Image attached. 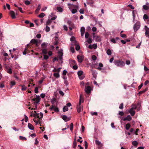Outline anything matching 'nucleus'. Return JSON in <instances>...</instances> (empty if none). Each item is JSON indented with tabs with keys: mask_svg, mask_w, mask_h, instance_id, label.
Listing matches in <instances>:
<instances>
[{
	"mask_svg": "<svg viewBox=\"0 0 149 149\" xmlns=\"http://www.w3.org/2000/svg\"><path fill=\"white\" fill-rule=\"evenodd\" d=\"M129 112L130 113L132 116H134L135 114V111L134 110L130 109L129 111Z\"/></svg>",
	"mask_w": 149,
	"mask_h": 149,
	"instance_id": "17",
	"label": "nucleus"
},
{
	"mask_svg": "<svg viewBox=\"0 0 149 149\" xmlns=\"http://www.w3.org/2000/svg\"><path fill=\"white\" fill-rule=\"evenodd\" d=\"M91 115L92 116H93V115L97 116V112H91Z\"/></svg>",
	"mask_w": 149,
	"mask_h": 149,
	"instance_id": "38",
	"label": "nucleus"
},
{
	"mask_svg": "<svg viewBox=\"0 0 149 149\" xmlns=\"http://www.w3.org/2000/svg\"><path fill=\"white\" fill-rule=\"evenodd\" d=\"M73 124L72 123H71V124L70 125V126L69 127V128H70V130H72L73 129Z\"/></svg>",
	"mask_w": 149,
	"mask_h": 149,
	"instance_id": "37",
	"label": "nucleus"
},
{
	"mask_svg": "<svg viewBox=\"0 0 149 149\" xmlns=\"http://www.w3.org/2000/svg\"><path fill=\"white\" fill-rule=\"evenodd\" d=\"M57 16L55 15H54V17H52L51 19L52 20H55L57 18Z\"/></svg>",
	"mask_w": 149,
	"mask_h": 149,
	"instance_id": "51",
	"label": "nucleus"
},
{
	"mask_svg": "<svg viewBox=\"0 0 149 149\" xmlns=\"http://www.w3.org/2000/svg\"><path fill=\"white\" fill-rule=\"evenodd\" d=\"M132 16H133V20L132 21L134 22L135 21V11L133 10L132 12Z\"/></svg>",
	"mask_w": 149,
	"mask_h": 149,
	"instance_id": "19",
	"label": "nucleus"
},
{
	"mask_svg": "<svg viewBox=\"0 0 149 149\" xmlns=\"http://www.w3.org/2000/svg\"><path fill=\"white\" fill-rule=\"evenodd\" d=\"M75 49L77 51H78L80 49V47L79 45H76L75 47Z\"/></svg>",
	"mask_w": 149,
	"mask_h": 149,
	"instance_id": "42",
	"label": "nucleus"
},
{
	"mask_svg": "<svg viewBox=\"0 0 149 149\" xmlns=\"http://www.w3.org/2000/svg\"><path fill=\"white\" fill-rule=\"evenodd\" d=\"M47 46V44L43 42L41 44V47L42 49H46V48Z\"/></svg>",
	"mask_w": 149,
	"mask_h": 149,
	"instance_id": "20",
	"label": "nucleus"
},
{
	"mask_svg": "<svg viewBox=\"0 0 149 149\" xmlns=\"http://www.w3.org/2000/svg\"><path fill=\"white\" fill-rule=\"evenodd\" d=\"M132 120V117L130 115H128L127 117H125L123 119V121H130Z\"/></svg>",
	"mask_w": 149,
	"mask_h": 149,
	"instance_id": "12",
	"label": "nucleus"
},
{
	"mask_svg": "<svg viewBox=\"0 0 149 149\" xmlns=\"http://www.w3.org/2000/svg\"><path fill=\"white\" fill-rule=\"evenodd\" d=\"M41 8V6L40 4H39L38 7L35 10V12L36 13H38L39 10H40Z\"/></svg>",
	"mask_w": 149,
	"mask_h": 149,
	"instance_id": "23",
	"label": "nucleus"
},
{
	"mask_svg": "<svg viewBox=\"0 0 149 149\" xmlns=\"http://www.w3.org/2000/svg\"><path fill=\"white\" fill-rule=\"evenodd\" d=\"M56 100V99L55 98H53L51 100V102L52 103H53Z\"/></svg>",
	"mask_w": 149,
	"mask_h": 149,
	"instance_id": "56",
	"label": "nucleus"
},
{
	"mask_svg": "<svg viewBox=\"0 0 149 149\" xmlns=\"http://www.w3.org/2000/svg\"><path fill=\"white\" fill-rule=\"evenodd\" d=\"M78 61L79 63H81L82 61L83 57L82 56L78 55L77 56Z\"/></svg>",
	"mask_w": 149,
	"mask_h": 149,
	"instance_id": "16",
	"label": "nucleus"
},
{
	"mask_svg": "<svg viewBox=\"0 0 149 149\" xmlns=\"http://www.w3.org/2000/svg\"><path fill=\"white\" fill-rule=\"evenodd\" d=\"M89 33L88 32H86L85 34V38H88L89 37Z\"/></svg>",
	"mask_w": 149,
	"mask_h": 149,
	"instance_id": "50",
	"label": "nucleus"
},
{
	"mask_svg": "<svg viewBox=\"0 0 149 149\" xmlns=\"http://www.w3.org/2000/svg\"><path fill=\"white\" fill-rule=\"evenodd\" d=\"M143 10H147L149 9V3L146 2L145 5H144L143 7Z\"/></svg>",
	"mask_w": 149,
	"mask_h": 149,
	"instance_id": "8",
	"label": "nucleus"
},
{
	"mask_svg": "<svg viewBox=\"0 0 149 149\" xmlns=\"http://www.w3.org/2000/svg\"><path fill=\"white\" fill-rule=\"evenodd\" d=\"M91 72H92V74L93 75V76H94V75L96 74V72L95 70H91Z\"/></svg>",
	"mask_w": 149,
	"mask_h": 149,
	"instance_id": "43",
	"label": "nucleus"
},
{
	"mask_svg": "<svg viewBox=\"0 0 149 149\" xmlns=\"http://www.w3.org/2000/svg\"><path fill=\"white\" fill-rule=\"evenodd\" d=\"M144 70L146 72H147L149 71V69L146 66H144Z\"/></svg>",
	"mask_w": 149,
	"mask_h": 149,
	"instance_id": "48",
	"label": "nucleus"
},
{
	"mask_svg": "<svg viewBox=\"0 0 149 149\" xmlns=\"http://www.w3.org/2000/svg\"><path fill=\"white\" fill-rule=\"evenodd\" d=\"M44 58L45 60H47L49 58V56L47 55H45L44 56Z\"/></svg>",
	"mask_w": 149,
	"mask_h": 149,
	"instance_id": "64",
	"label": "nucleus"
},
{
	"mask_svg": "<svg viewBox=\"0 0 149 149\" xmlns=\"http://www.w3.org/2000/svg\"><path fill=\"white\" fill-rule=\"evenodd\" d=\"M58 55L57 57V58H54V61L58 60V59H59L60 60H62V56H63V53L62 52V51H60L58 52Z\"/></svg>",
	"mask_w": 149,
	"mask_h": 149,
	"instance_id": "4",
	"label": "nucleus"
},
{
	"mask_svg": "<svg viewBox=\"0 0 149 149\" xmlns=\"http://www.w3.org/2000/svg\"><path fill=\"white\" fill-rule=\"evenodd\" d=\"M84 146L85 149H87L88 148V143L86 141H84Z\"/></svg>",
	"mask_w": 149,
	"mask_h": 149,
	"instance_id": "39",
	"label": "nucleus"
},
{
	"mask_svg": "<svg viewBox=\"0 0 149 149\" xmlns=\"http://www.w3.org/2000/svg\"><path fill=\"white\" fill-rule=\"evenodd\" d=\"M28 127L31 130H33L34 129L33 127V125L29 123L28 124Z\"/></svg>",
	"mask_w": 149,
	"mask_h": 149,
	"instance_id": "21",
	"label": "nucleus"
},
{
	"mask_svg": "<svg viewBox=\"0 0 149 149\" xmlns=\"http://www.w3.org/2000/svg\"><path fill=\"white\" fill-rule=\"evenodd\" d=\"M103 67V64L101 63H99L98 66L96 68V69L99 70H102V68Z\"/></svg>",
	"mask_w": 149,
	"mask_h": 149,
	"instance_id": "13",
	"label": "nucleus"
},
{
	"mask_svg": "<svg viewBox=\"0 0 149 149\" xmlns=\"http://www.w3.org/2000/svg\"><path fill=\"white\" fill-rule=\"evenodd\" d=\"M19 139L22 140H25L26 141L27 140V139L25 137L20 136L19 137Z\"/></svg>",
	"mask_w": 149,
	"mask_h": 149,
	"instance_id": "32",
	"label": "nucleus"
},
{
	"mask_svg": "<svg viewBox=\"0 0 149 149\" xmlns=\"http://www.w3.org/2000/svg\"><path fill=\"white\" fill-rule=\"evenodd\" d=\"M42 52L44 54H46L47 53V51L46 49H42Z\"/></svg>",
	"mask_w": 149,
	"mask_h": 149,
	"instance_id": "36",
	"label": "nucleus"
},
{
	"mask_svg": "<svg viewBox=\"0 0 149 149\" xmlns=\"http://www.w3.org/2000/svg\"><path fill=\"white\" fill-rule=\"evenodd\" d=\"M34 113H31V116H33L35 117L33 119V120L34 122L36 123V124H37L38 123H39L40 119H42L43 117V114L42 113L40 112V117L39 116V115L36 112V111H34Z\"/></svg>",
	"mask_w": 149,
	"mask_h": 149,
	"instance_id": "1",
	"label": "nucleus"
},
{
	"mask_svg": "<svg viewBox=\"0 0 149 149\" xmlns=\"http://www.w3.org/2000/svg\"><path fill=\"white\" fill-rule=\"evenodd\" d=\"M63 119L65 121H68L70 120V118H69L68 117L65 115H63L62 117Z\"/></svg>",
	"mask_w": 149,
	"mask_h": 149,
	"instance_id": "14",
	"label": "nucleus"
},
{
	"mask_svg": "<svg viewBox=\"0 0 149 149\" xmlns=\"http://www.w3.org/2000/svg\"><path fill=\"white\" fill-rule=\"evenodd\" d=\"M113 63L115 65L118 67H123L125 65V62L122 61L115 60L113 62Z\"/></svg>",
	"mask_w": 149,
	"mask_h": 149,
	"instance_id": "3",
	"label": "nucleus"
},
{
	"mask_svg": "<svg viewBox=\"0 0 149 149\" xmlns=\"http://www.w3.org/2000/svg\"><path fill=\"white\" fill-rule=\"evenodd\" d=\"M30 42L33 44H35L37 46H38V40L36 39H32L30 41Z\"/></svg>",
	"mask_w": 149,
	"mask_h": 149,
	"instance_id": "10",
	"label": "nucleus"
},
{
	"mask_svg": "<svg viewBox=\"0 0 149 149\" xmlns=\"http://www.w3.org/2000/svg\"><path fill=\"white\" fill-rule=\"evenodd\" d=\"M11 83V86L12 87L13 86H14L15 84V82L14 81H11L10 82Z\"/></svg>",
	"mask_w": 149,
	"mask_h": 149,
	"instance_id": "54",
	"label": "nucleus"
},
{
	"mask_svg": "<svg viewBox=\"0 0 149 149\" xmlns=\"http://www.w3.org/2000/svg\"><path fill=\"white\" fill-rule=\"evenodd\" d=\"M140 23L139 22H137L133 26V29L134 31L136 32L139 30L140 27Z\"/></svg>",
	"mask_w": 149,
	"mask_h": 149,
	"instance_id": "5",
	"label": "nucleus"
},
{
	"mask_svg": "<svg viewBox=\"0 0 149 149\" xmlns=\"http://www.w3.org/2000/svg\"><path fill=\"white\" fill-rule=\"evenodd\" d=\"M132 144L135 146H136L138 144V143L136 141H134L132 142Z\"/></svg>",
	"mask_w": 149,
	"mask_h": 149,
	"instance_id": "29",
	"label": "nucleus"
},
{
	"mask_svg": "<svg viewBox=\"0 0 149 149\" xmlns=\"http://www.w3.org/2000/svg\"><path fill=\"white\" fill-rule=\"evenodd\" d=\"M53 75L56 78H58L59 77V74L58 73H55Z\"/></svg>",
	"mask_w": 149,
	"mask_h": 149,
	"instance_id": "31",
	"label": "nucleus"
},
{
	"mask_svg": "<svg viewBox=\"0 0 149 149\" xmlns=\"http://www.w3.org/2000/svg\"><path fill=\"white\" fill-rule=\"evenodd\" d=\"M24 3L26 5H28L30 3V2L28 0H26L24 1Z\"/></svg>",
	"mask_w": 149,
	"mask_h": 149,
	"instance_id": "46",
	"label": "nucleus"
},
{
	"mask_svg": "<svg viewBox=\"0 0 149 149\" xmlns=\"http://www.w3.org/2000/svg\"><path fill=\"white\" fill-rule=\"evenodd\" d=\"M95 142L96 144L98 146L99 149H100V148L103 146L101 143L97 140H95Z\"/></svg>",
	"mask_w": 149,
	"mask_h": 149,
	"instance_id": "9",
	"label": "nucleus"
},
{
	"mask_svg": "<svg viewBox=\"0 0 149 149\" xmlns=\"http://www.w3.org/2000/svg\"><path fill=\"white\" fill-rule=\"evenodd\" d=\"M79 79L81 80H82L84 79V74L81 75L80 76H78Z\"/></svg>",
	"mask_w": 149,
	"mask_h": 149,
	"instance_id": "44",
	"label": "nucleus"
},
{
	"mask_svg": "<svg viewBox=\"0 0 149 149\" xmlns=\"http://www.w3.org/2000/svg\"><path fill=\"white\" fill-rule=\"evenodd\" d=\"M97 30V28L95 27H93L92 28V31L93 32H95Z\"/></svg>",
	"mask_w": 149,
	"mask_h": 149,
	"instance_id": "60",
	"label": "nucleus"
},
{
	"mask_svg": "<svg viewBox=\"0 0 149 149\" xmlns=\"http://www.w3.org/2000/svg\"><path fill=\"white\" fill-rule=\"evenodd\" d=\"M10 14L12 18L14 19L16 17L15 15V13L14 11H10Z\"/></svg>",
	"mask_w": 149,
	"mask_h": 149,
	"instance_id": "15",
	"label": "nucleus"
},
{
	"mask_svg": "<svg viewBox=\"0 0 149 149\" xmlns=\"http://www.w3.org/2000/svg\"><path fill=\"white\" fill-rule=\"evenodd\" d=\"M84 102V100L83 99H81V95H80V96L79 101V105L77 106V112L79 113L80 112L83 110V107L81 105V102Z\"/></svg>",
	"mask_w": 149,
	"mask_h": 149,
	"instance_id": "2",
	"label": "nucleus"
},
{
	"mask_svg": "<svg viewBox=\"0 0 149 149\" xmlns=\"http://www.w3.org/2000/svg\"><path fill=\"white\" fill-rule=\"evenodd\" d=\"M30 136L33 138H34L36 136V135L35 133H33L30 134Z\"/></svg>",
	"mask_w": 149,
	"mask_h": 149,
	"instance_id": "63",
	"label": "nucleus"
},
{
	"mask_svg": "<svg viewBox=\"0 0 149 149\" xmlns=\"http://www.w3.org/2000/svg\"><path fill=\"white\" fill-rule=\"evenodd\" d=\"M70 50L71 52L73 53L74 52V48L72 47H70Z\"/></svg>",
	"mask_w": 149,
	"mask_h": 149,
	"instance_id": "53",
	"label": "nucleus"
},
{
	"mask_svg": "<svg viewBox=\"0 0 149 149\" xmlns=\"http://www.w3.org/2000/svg\"><path fill=\"white\" fill-rule=\"evenodd\" d=\"M87 42L89 44L91 43L92 42V40H91V38L88 39V40H87Z\"/></svg>",
	"mask_w": 149,
	"mask_h": 149,
	"instance_id": "61",
	"label": "nucleus"
},
{
	"mask_svg": "<svg viewBox=\"0 0 149 149\" xmlns=\"http://www.w3.org/2000/svg\"><path fill=\"white\" fill-rule=\"evenodd\" d=\"M144 29L145 31V36L149 38V28L148 27L146 26H145Z\"/></svg>",
	"mask_w": 149,
	"mask_h": 149,
	"instance_id": "7",
	"label": "nucleus"
},
{
	"mask_svg": "<svg viewBox=\"0 0 149 149\" xmlns=\"http://www.w3.org/2000/svg\"><path fill=\"white\" fill-rule=\"evenodd\" d=\"M149 17L146 14H144L143 17V18L144 19H148Z\"/></svg>",
	"mask_w": 149,
	"mask_h": 149,
	"instance_id": "27",
	"label": "nucleus"
},
{
	"mask_svg": "<svg viewBox=\"0 0 149 149\" xmlns=\"http://www.w3.org/2000/svg\"><path fill=\"white\" fill-rule=\"evenodd\" d=\"M71 11L72 14H74L77 12V10L75 9H73L71 10Z\"/></svg>",
	"mask_w": 149,
	"mask_h": 149,
	"instance_id": "40",
	"label": "nucleus"
},
{
	"mask_svg": "<svg viewBox=\"0 0 149 149\" xmlns=\"http://www.w3.org/2000/svg\"><path fill=\"white\" fill-rule=\"evenodd\" d=\"M6 71L9 74H11L12 73V70L11 68L7 69L6 70Z\"/></svg>",
	"mask_w": 149,
	"mask_h": 149,
	"instance_id": "26",
	"label": "nucleus"
},
{
	"mask_svg": "<svg viewBox=\"0 0 149 149\" xmlns=\"http://www.w3.org/2000/svg\"><path fill=\"white\" fill-rule=\"evenodd\" d=\"M68 110V108L66 106L64 107L63 108V111L64 112H65Z\"/></svg>",
	"mask_w": 149,
	"mask_h": 149,
	"instance_id": "33",
	"label": "nucleus"
},
{
	"mask_svg": "<svg viewBox=\"0 0 149 149\" xmlns=\"http://www.w3.org/2000/svg\"><path fill=\"white\" fill-rule=\"evenodd\" d=\"M36 37L38 38H40L41 37V35L40 33L37 34L36 36Z\"/></svg>",
	"mask_w": 149,
	"mask_h": 149,
	"instance_id": "58",
	"label": "nucleus"
},
{
	"mask_svg": "<svg viewBox=\"0 0 149 149\" xmlns=\"http://www.w3.org/2000/svg\"><path fill=\"white\" fill-rule=\"evenodd\" d=\"M56 9L59 12H61L63 11V9L60 7H57Z\"/></svg>",
	"mask_w": 149,
	"mask_h": 149,
	"instance_id": "25",
	"label": "nucleus"
},
{
	"mask_svg": "<svg viewBox=\"0 0 149 149\" xmlns=\"http://www.w3.org/2000/svg\"><path fill=\"white\" fill-rule=\"evenodd\" d=\"M40 98L39 95H36V97L33 99H32V101H34V103L37 104L40 101Z\"/></svg>",
	"mask_w": 149,
	"mask_h": 149,
	"instance_id": "6",
	"label": "nucleus"
},
{
	"mask_svg": "<svg viewBox=\"0 0 149 149\" xmlns=\"http://www.w3.org/2000/svg\"><path fill=\"white\" fill-rule=\"evenodd\" d=\"M45 94L44 93H41L40 94V97L42 98H43L45 97Z\"/></svg>",
	"mask_w": 149,
	"mask_h": 149,
	"instance_id": "62",
	"label": "nucleus"
},
{
	"mask_svg": "<svg viewBox=\"0 0 149 149\" xmlns=\"http://www.w3.org/2000/svg\"><path fill=\"white\" fill-rule=\"evenodd\" d=\"M52 22V20L50 19H48L47 22H46V24L47 25H50L51 23Z\"/></svg>",
	"mask_w": 149,
	"mask_h": 149,
	"instance_id": "35",
	"label": "nucleus"
},
{
	"mask_svg": "<svg viewBox=\"0 0 149 149\" xmlns=\"http://www.w3.org/2000/svg\"><path fill=\"white\" fill-rule=\"evenodd\" d=\"M130 127V124H127L125 126V128L127 130H128L129 129Z\"/></svg>",
	"mask_w": 149,
	"mask_h": 149,
	"instance_id": "30",
	"label": "nucleus"
},
{
	"mask_svg": "<svg viewBox=\"0 0 149 149\" xmlns=\"http://www.w3.org/2000/svg\"><path fill=\"white\" fill-rule=\"evenodd\" d=\"M123 104L121 103L119 107V108L120 109H123Z\"/></svg>",
	"mask_w": 149,
	"mask_h": 149,
	"instance_id": "49",
	"label": "nucleus"
},
{
	"mask_svg": "<svg viewBox=\"0 0 149 149\" xmlns=\"http://www.w3.org/2000/svg\"><path fill=\"white\" fill-rule=\"evenodd\" d=\"M54 110L55 112H58L59 111V109L58 108L56 107H54Z\"/></svg>",
	"mask_w": 149,
	"mask_h": 149,
	"instance_id": "47",
	"label": "nucleus"
},
{
	"mask_svg": "<svg viewBox=\"0 0 149 149\" xmlns=\"http://www.w3.org/2000/svg\"><path fill=\"white\" fill-rule=\"evenodd\" d=\"M77 74L78 76H80L81 75H82L83 74V72L82 71H79L78 72Z\"/></svg>",
	"mask_w": 149,
	"mask_h": 149,
	"instance_id": "34",
	"label": "nucleus"
},
{
	"mask_svg": "<svg viewBox=\"0 0 149 149\" xmlns=\"http://www.w3.org/2000/svg\"><path fill=\"white\" fill-rule=\"evenodd\" d=\"M77 145V142L76 141V138H75L73 142L72 147L73 148H75L76 147Z\"/></svg>",
	"mask_w": 149,
	"mask_h": 149,
	"instance_id": "18",
	"label": "nucleus"
},
{
	"mask_svg": "<svg viewBox=\"0 0 149 149\" xmlns=\"http://www.w3.org/2000/svg\"><path fill=\"white\" fill-rule=\"evenodd\" d=\"M59 93L62 96L64 95V93L61 91H60L59 92Z\"/></svg>",
	"mask_w": 149,
	"mask_h": 149,
	"instance_id": "55",
	"label": "nucleus"
},
{
	"mask_svg": "<svg viewBox=\"0 0 149 149\" xmlns=\"http://www.w3.org/2000/svg\"><path fill=\"white\" fill-rule=\"evenodd\" d=\"M106 53L108 55L110 56L111 54V51L109 49H107L106 51Z\"/></svg>",
	"mask_w": 149,
	"mask_h": 149,
	"instance_id": "22",
	"label": "nucleus"
},
{
	"mask_svg": "<svg viewBox=\"0 0 149 149\" xmlns=\"http://www.w3.org/2000/svg\"><path fill=\"white\" fill-rule=\"evenodd\" d=\"M132 108L131 109L133 110H135L137 108L136 105L135 104H132Z\"/></svg>",
	"mask_w": 149,
	"mask_h": 149,
	"instance_id": "24",
	"label": "nucleus"
},
{
	"mask_svg": "<svg viewBox=\"0 0 149 149\" xmlns=\"http://www.w3.org/2000/svg\"><path fill=\"white\" fill-rule=\"evenodd\" d=\"M97 47V45L96 44H93V48H94V49H96Z\"/></svg>",
	"mask_w": 149,
	"mask_h": 149,
	"instance_id": "59",
	"label": "nucleus"
},
{
	"mask_svg": "<svg viewBox=\"0 0 149 149\" xmlns=\"http://www.w3.org/2000/svg\"><path fill=\"white\" fill-rule=\"evenodd\" d=\"M97 58L95 56L93 55L92 56V59L93 60H95Z\"/></svg>",
	"mask_w": 149,
	"mask_h": 149,
	"instance_id": "57",
	"label": "nucleus"
},
{
	"mask_svg": "<svg viewBox=\"0 0 149 149\" xmlns=\"http://www.w3.org/2000/svg\"><path fill=\"white\" fill-rule=\"evenodd\" d=\"M91 88L90 86H88L85 88V91L87 93H89L91 92Z\"/></svg>",
	"mask_w": 149,
	"mask_h": 149,
	"instance_id": "11",
	"label": "nucleus"
},
{
	"mask_svg": "<svg viewBox=\"0 0 149 149\" xmlns=\"http://www.w3.org/2000/svg\"><path fill=\"white\" fill-rule=\"evenodd\" d=\"M85 29L84 26H82L81 28V32H84Z\"/></svg>",
	"mask_w": 149,
	"mask_h": 149,
	"instance_id": "45",
	"label": "nucleus"
},
{
	"mask_svg": "<svg viewBox=\"0 0 149 149\" xmlns=\"http://www.w3.org/2000/svg\"><path fill=\"white\" fill-rule=\"evenodd\" d=\"M35 92L36 93H38V88L37 87H36L35 89Z\"/></svg>",
	"mask_w": 149,
	"mask_h": 149,
	"instance_id": "52",
	"label": "nucleus"
},
{
	"mask_svg": "<svg viewBox=\"0 0 149 149\" xmlns=\"http://www.w3.org/2000/svg\"><path fill=\"white\" fill-rule=\"evenodd\" d=\"M50 31V28L48 26H46L45 28V31L47 32H48Z\"/></svg>",
	"mask_w": 149,
	"mask_h": 149,
	"instance_id": "41",
	"label": "nucleus"
},
{
	"mask_svg": "<svg viewBox=\"0 0 149 149\" xmlns=\"http://www.w3.org/2000/svg\"><path fill=\"white\" fill-rule=\"evenodd\" d=\"M45 15L44 13H41L38 16L39 17L42 18V17H43L45 16Z\"/></svg>",
	"mask_w": 149,
	"mask_h": 149,
	"instance_id": "28",
	"label": "nucleus"
}]
</instances>
